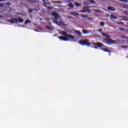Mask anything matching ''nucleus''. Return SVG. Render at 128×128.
I'll return each instance as SVG.
<instances>
[{
  "label": "nucleus",
  "mask_w": 128,
  "mask_h": 128,
  "mask_svg": "<svg viewBox=\"0 0 128 128\" xmlns=\"http://www.w3.org/2000/svg\"><path fill=\"white\" fill-rule=\"evenodd\" d=\"M70 14L74 16H78V13H76L74 12H70Z\"/></svg>",
  "instance_id": "1a4fd4ad"
},
{
  "label": "nucleus",
  "mask_w": 128,
  "mask_h": 128,
  "mask_svg": "<svg viewBox=\"0 0 128 128\" xmlns=\"http://www.w3.org/2000/svg\"><path fill=\"white\" fill-rule=\"evenodd\" d=\"M102 50L106 52L111 53V50H110L108 48H102Z\"/></svg>",
  "instance_id": "6e6552de"
},
{
  "label": "nucleus",
  "mask_w": 128,
  "mask_h": 128,
  "mask_svg": "<svg viewBox=\"0 0 128 128\" xmlns=\"http://www.w3.org/2000/svg\"><path fill=\"white\" fill-rule=\"evenodd\" d=\"M18 23H22L24 22V19L21 18H16Z\"/></svg>",
  "instance_id": "9b49d317"
},
{
  "label": "nucleus",
  "mask_w": 128,
  "mask_h": 128,
  "mask_svg": "<svg viewBox=\"0 0 128 128\" xmlns=\"http://www.w3.org/2000/svg\"><path fill=\"white\" fill-rule=\"evenodd\" d=\"M89 41L90 40L88 39H84L82 40H80L79 44L82 46H90L91 45H94V46H96L98 48H102L104 46V44L100 42L94 43V42H89Z\"/></svg>",
  "instance_id": "f257e3e1"
},
{
  "label": "nucleus",
  "mask_w": 128,
  "mask_h": 128,
  "mask_svg": "<svg viewBox=\"0 0 128 128\" xmlns=\"http://www.w3.org/2000/svg\"><path fill=\"white\" fill-rule=\"evenodd\" d=\"M47 28L48 29V30H52V28H50V27H48V28Z\"/></svg>",
  "instance_id": "c85d7f7f"
},
{
  "label": "nucleus",
  "mask_w": 128,
  "mask_h": 128,
  "mask_svg": "<svg viewBox=\"0 0 128 128\" xmlns=\"http://www.w3.org/2000/svg\"><path fill=\"white\" fill-rule=\"evenodd\" d=\"M74 5L76 6H80V4L78 2H75Z\"/></svg>",
  "instance_id": "aec40b11"
},
{
  "label": "nucleus",
  "mask_w": 128,
  "mask_h": 128,
  "mask_svg": "<svg viewBox=\"0 0 128 128\" xmlns=\"http://www.w3.org/2000/svg\"><path fill=\"white\" fill-rule=\"evenodd\" d=\"M124 14L128 15V11H124Z\"/></svg>",
  "instance_id": "393cba45"
},
{
  "label": "nucleus",
  "mask_w": 128,
  "mask_h": 128,
  "mask_svg": "<svg viewBox=\"0 0 128 128\" xmlns=\"http://www.w3.org/2000/svg\"><path fill=\"white\" fill-rule=\"evenodd\" d=\"M3 6H4V4H0V8L3 7Z\"/></svg>",
  "instance_id": "cd10ccee"
},
{
  "label": "nucleus",
  "mask_w": 128,
  "mask_h": 128,
  "mask_svg": "<svg viewBox=\"0 0 128 128\" xmlns=\"http://www.w3.org/2000/svg\"><path fill=\"white\" fill-rule=\"evenodd\" d=\"M120 2H124V0H119Z\"/></svg>",
  "instance_id": "f704fd0d"
},
{
  "label": "nucleus",
  "mask_w": 128,
  "mask_h": 128,
  "mask_svg": "<svg viewBox=\"0 0 128 128\" xmlns=\"http://www.w3.org/2000/svg\"><path fill=\"white\" fill-rule=\"evenodd\" d=\"M124 3H126L127 1L126 0H124Z\"/></svg>",
  "instance_id": "c9c22d12"
},
{
  "label": "nucleus",
  "mask_w": 128,
  "mask_h": 128,
  "mask_svg": "<svg viewBox=\"0 0 128 128\" xmlns=\"http://www.w3.org/2000/svg\"><path fill=\"white\" fill-rule=\"evenodd\" d=\"M54 19H55L56 20H58V18L56 17V16H55V17H54Z\"/></svg>",
  "instance_id": "7c9ffc66"
},
{
  "label": "nucleus",
  "mask_w": 128,
  "mask_h": 128,
  "mask_svg": "<svg viewBox=\"0 0 128 128\" xmlns=\"http://www.w3.org/2000/svg\"><path fill=\"white\" fill-rule=\"evenodd\" d=\"M29 3H35L36 0H27Z\"/></svg>",
  "instance_id": "6ab92c4d"
},
{
  "label": "nucleus",
  "mask_w": 128,
  "mask_h": 128,
  "mask_svg": "<svg viewBox=\"0 0 128 128\" xmlns=\"http://www.w3.org/2000/svg\"><path fill=\"white\" fill-rule=\"evenodd\" d=\"M108 11H112V12H116V10L112 6H108Z\"/></svg>",
  "instance_id": "0eeeda50"
},
{
  "label": "nucleus",
  "mask_w": 128,
  "mask_h": 128,
  "mask_svg": "<svg viewBox=\"0 0 128 128\" xmlns=\"http://www.w3.org/2000/svg\"><path fill=\"white\" fill-rule=\"evenodd\" d=\"M82 17L83 18L85 19L86 20H91L92 18H90L88 16H86V15H84V14H82Z\"/></svg>",
  "instance_id": "39448f33"
},
{
  "label": "nucleus",
  "mask_w": 128,
  "mask_h": 128,
  "mask_svg": "<svg viewBox=\"0 0 128 128\" xmlns=\"http://www.w3.org/2000/svg\"><path fill=\"white\" fill-rule=\"evenodd\" d=\"M68 8H74V5L72 4H68Z\"/></svg>",
  "instance_id": "dca6fc26"
},
{
  "label": "nucleus",
  "mask_w": 128,
  "mask_h": 128,
  "mask_svg": "<svg viewBox=\"0 0 128 128\" xmlns=\"http://www.w3.org/2000/svg\"><path fill=\"white\" fill-rule=\"evenodd\" d=\"M90 2L94 4H96V2L94 0H90Z\"/></svg>",
  "instance_id": "b1692460"
},
{
  "label": "nucleus",
  "mask_w": 128,
  "mask_h": 128,
  "mask_svg": "<svg viewBox=\"0 0 128 128\" xmlns=\"http://www.w3.org/2000/svg\"><path fill=\"white\" fill-rule=\"evenodd\" d=\"M127 24H128V23H127Z\"/></svg>",
  "instance_id": "ea45409f"
},
{
  "label": "nucleus",
  "mask_w": 128,
  "mask_h": 128,
  "mask_svg": "<svg viewBox=\"0 0 128 128\" xmlns=\"http://www.w3.org/2000/svg\"><path fill=\"white\" fill-rule=\"evenodd\" d=\"M76 34L78 35V36L80 37L82 36V32L79 30H75Z\"/></svg>",
  "instance_id": "9d476101"
},
{
  "label": "nucleus",
  "mask_w": 128,
  "mask_h": 128,
  "mask_svg": "<svg viewBox=\"0 0 128 128\" xmlns=\"http://www.w3.org/2000/svg\"><path fill=\"white\" fill-rule=\"evenodd\" d=\"M60 34H61V35L62 36H68V34H67L66 32H64V31H62L61 32H60Z\"/></svg>",
  "instance_id": "f8f14e48"
},
{
  "label": "nucleus",
  "mask_w": 128,
  "mask_h": 128,
  "mask_svg": "<svg viewBox=\"0 0 128 128\" xmlns=\"http://www.w3.org/2000/svg\"><path fill=\"white\" fill-rule=\"evenodd\" d=\"M9 22L12 24H18L17 18H12Z\"/></svg>",
  "instance_id": "423d86ee"
},
{
  "label": "nucleus",
  "mask_w": 128,
  "mask_h": 128,
  "mask_svg": "<svg viewBox=\"0 0 128 128\" xmlns=\"http://www.w3.org/2000/svg\"><path fill=\"white\" fill-rule=\"evenodd\" d=\"M104 42L106 44H116V42L112 39H109L108 38H104Z\"/></svg>",
  "instance_id": "7ed1b4c3"
},
{
  "label": "nucleus",
  "mask_w": 128,
  "mask_h": 128,
  "mask_svg": "<svg viewBox=\"0 0 128 128\" xmlns=\"http://www.w3.org/2000/svg\"><path fill=\"white\" fill-rule=\"evenodd\" d=\"M81 12L86 13V12L88 14L91 13L92 10L88 7H83V10H81Z\"/></svg>",
  "instance_id": "20e7f679"
},
{
  "label": "nucleus",
  "mask_w": 128,
  "mask_h": 128,
  "mask_svg": "<svg viewBox=\"0 0 128 128\" xmlns=\"http://www.w3.org/2000/svg\"><path fill=\"white\" fill-rule=\"evenodd\" d=\"M100 26H105V22H100Z\"/></svg>",
  "instance_id": "4be33fe9"
},
{
  "label": "nucleus",
  "mask_w": 128,
  "mask_h": 128,
  "mask_svg": "<svg viewBox=\"0 0 128 128\" xmlns=\"http://www.w3.org/2000/svg\"><path fill=\"white\" fill-rule=\"evenodd\" d=\"M122 38H125V36H122Z\"/></svg>",
  "instance_id": "c756f323"
},
{
  "label": "nucleus",
  "mask_w": 128,
  "mask_h": 128,
  "mask_svg": "<svg viewBox=\"0 0 128 128\" xmlns=\"http://www.w3.org/2000/svg\"><path fill=\"white\" fill-rule=\"evenodd\" d=\"M82 32L84 34H88V32L86 30H83Z\"/></svg>",
  "instance_id": "a211bd4d"
},
{
  "label": "nucleus",
  "mask_w": 128,
  "mask_h": 128,
  "mask_svg": "<svg viewBox=\"0 0 128 128\" xmlns=\"http://www.w3.org/2000/svg\"><path fill=\"white\" fill-rule=\"evenodd\" d=\"M120 18H122L124 20H128V17L126 16H120Z\"/></svg>",
  "instance_id": "4468645a"
},
{
  "label": "nucleus",
  "mask_w": 128,
  "mask_h": 128,
  "mask_svg": "<svg viewBox=\"0 0 128 128\" xmlns=\"http://www.w3.org/2000/svg\"><path fill=\"white\" fill-rule=\"evenodd\" d=\"M4 0H0V2H3Z\"/></svg>",
  "instance_id": "473e14b6"
},
{
  "label": "nucleus",
  "mask_w": 128,
  "mask_h": 128,
  "mask_svg": "<svg viewBox=\"0 0 128 128\" xmlns=\"http://www.w3.org/2000/svg\"><path fill=\"white\" fill-rule=\"evenodd\" d=\"M107 16H108V17H109V16H110V14H107Z\"/></svg>",
  "instance_id": "72a5a7b5"
},
{
  "label": "nucleus",
  "mask_w": 128,
  "mask_h": 128,
  "mask_svg": "<svg viewBox=\"0 0 128 128\" xmlns=\"http://www.w3.org/2000/svg\"><path fill=\"white\" fill-rule=\"evenodd\" d=\"M52 15H53V16H56V12H52Z\"/></svg>",
  "instance_id": "bb28decb"
},
{
  "label": "nucleus",
  "mask_w": 128,
  "mask_h": 128,
  "mask_svg": "<svg viewBox=\"0 0 128 128\" xmlns=\"http://www.w3.org/2000/svg\"><path fill=\"white\" fill-rule=\"evenodd\" d=\"M48 8H51V7L49 6Z\"/></svg>",
  "instance_id": "58836bf2"
},
{
  "label": "nucleus",
  "mask_w": 128,
  "mask_h": 128,
  "mask_svg": "<svg viewBox=\"0 0 128 128\" xmlns=\"http://www.w3.org/2000/svg\"><path fill=\"white\" fill-rule=\"evenodd\" d=\"M31 23H32V22L30 20H28L26 22H24L25 25H28V24Z\"/></svg>",
  "instance_id": "2eb2a0df"
},
{
  "label": "nucleus",
  "mask_w": 128,
  "mask_h": 128,
  "mask_svg": "<svg viewBox=\"0 0 128 128\" xmlns=\"http://www.w3.org/2000/svg\"><path fill=\"white\" fill-rule=\"evenodd\" d=\"M122 48H127V46H123Z\"/></svg>",
  "instance_id": "2f4dec72"
},
{
  "label": "nucleus",
  "mask_w": 128,
  "mask_h": 128,
  "mask_svg": "<svg viewBox=\"0 0 128 128\" xmlns=\"http://www.w3.org/2000/svg\"><path fill=\"white\" fill-rule=\"evenodd\" d=\"M98 32H100V33H102V29H99L98 30Z\"/></svg>",
  "instance_id": "a878e982"
},
{
  "label": "nucleus",
  "mask_w": 128,
  "mask_h": 128,
  "mask_svg": "<svg viewBox=\"0 0 128 128\" xmlns=\"http://www.w3.org/2000/svg\"><path fill=\"white\" fill-rule=\"evenodd\" d=\"M120 30L121 31L124 32H126V29L124 28H120Z\"/></svg>",
  "instance_id": "5701e85b"
},
{
  "label": "nucleus",
  "mask_w": 128,
  "mask_h": 128,
  "mask_svg": "<svg viewBox=\"0 0 128 128\" xmlns=\"http://www.w3.org/2000/svg\"><path fill=\"white\" fill-rule=\"evenodd\" d=\"M66 37H63L62 36H60L58 37V38L60 40H62L64 42H68V40H74L75 38V37L74 36H72V34H68Z\"/></svg>",
  "instance_id": "f03ea898"
},
{
  "label": "nucleus",
  "mask_w": 128,
  "mask_h": 128,
  "mask_svg": "<svg viewBox=\"0 0 128 128\" xmlns=\"http://www.w3.org/2000/svg\"><path fill=\"white\" fill-rule=\"evenodd\" d=\"M94 48L96 49V48H98V47L95 46V47H94Z\"/></svg>",
  "instance_id": "e433bc0d"
},
{
  "label": "nucleus",
  "mask_w": 128,
  "mask_h": 128,
  "mask_svg": "<svg viewBox=\"0 0 128 128\" xmlns=\"http://www.w3.org/2000/svg\"><path fill=\"white\" fill-rule=\"evenodd\" d=\"M52 3H54V4H61L62 2L61 1H53Z\"/></svg>",
  "instance_id": "412c9836"
},
{
  "label": "nucleus",
  "mask_w": 128,
  "mask_h": 128,
  "mask_svg": "<svg viewBox=\"0 0 128 128\" xmlns=\"http://www.w3.org/2000/svg\"><path fill=\"white\" fill-rule=\"evenodd\" d=\"M121 24H124V23L122 22H120Z\"/></svg>",
  "instance_id": "4c0bfd02"
},
{
  "label": "nucleus",
  "mask_w": 128,
  "mask_h": 128,
  "mask_svg": "<svg viewBox=\"0 0 128 128\" xmlns=\"http://www.w3.org/2000/svg\"><path fill=\"white\" fill-rule=\"evenodd\" d=\"M101 34H102V36L105 38H110V35L106 34V33H101Z\"/></svg>",
  "instance_id": "ddd939ff"
},
{
  "label": "nucleus",
  "mask_w": 128,
  "mask_h": 128,
  "mask_svg": "<svg viewBox=\"0 0 128 128\" xmlns=\"http://www.w3.org/2000/svg\"><path fill=\"white\" fill-rule=\"evenodd\" d=\"M110 18H112L113 20H116V19H118V18L116 16H114V15H110Z\"/></svg>",
  "instance_id": "f3484780"
}]
</instances>
